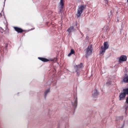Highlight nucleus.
<instances>
[{"label": "nucleus", "instance_id": "412c9836", "mask_svg": "<svg viewBox=\"0 0 128 128\" xmlns=\"http://www.w3.org/2000/svg\"><path fill=\"white\" fill-rule=\"evenodd\" d=\"M1 32H3L4 31V29L2 28H1Z\"/></svg>", "mask_w": 128, "mask_h": 128}, {"label": "nucleus", "instance_id": "1a4fd4ad", "mask_svg": "<svg viewBox=\"0 0 128 128\" xmlns=\"http://www.w3.org/2000/svg\"><path fill=\"white\" fill-rule=\"evenodd\" d=\"M126 102L127 104H125L124 107L125 109L126 112V111L127 110L128 107V97L126 100Z\"/></svg>", "mask_w": 128, "mask_h": 128}, {"label": "nucleus", "instance_id": "4be33fe9", "mask_svg": "<svg viewBox=\"0 0 128 128\" xmlns=\"http://www.w3.org/2000/svg\"><path fill=\"white\" fill-rule=\"evenodd\" d=\"M6 44V45L5 46V47L6 48H7L8 46V44Z\"/></svg>", "mask_w": 128, "mask_h": 128}, {"label": "nucleus", "instance_id": "39448f33", "mask_svg": "<svg viewBox=\"0 0 128 128\" xmlns=\"http://www.w3.org/2000/svg\"><path fill=\"white\" fill-rule=\"evenodd\" d=\"M14 28L15 31L18 33H21L24 31L22 28L18 27H14Z\"/></svg>", "mask_w": 128, "mask_h": 128}, {"label": "nucleus", "instance_id": "f03ea898", "mask_svg": "<svg viewBox=\"0 0 128 128\" xmlns=\"http://www.w3.org/2000/svg\"><path fill=\"white\" fill-rule=\"evenodd\" d=\"M123 90V92L120 94L119 96L120 100L124 99L125 98L126 94H128V88L124 89Z\"/></svg>", "mask_w": 128, "mask_h": 128}, {"label": "nucleus", "instance_id": "a211bd4d", "mask_svg": "<svg viewBox=\"0 0 128 128\" xmlns=\"http://www.w3.org/2000/svg\"><path fill=\"white\" fill-rule=\"evenodd\" d=\"M63 6H61L60 7V12H61L62 11L63 8Z\"/></svg>", "mask_w": 128, "mask_h": 128}, {"label": "nucleus", "instance_id": "9d476101", "mask_svg": "<svg viewBox=\"0 0 128 128\" xmlns=\"http://www.w3.org/2000/svg\"><path fill=\"white\" fill-rule=\"evenodd\" d=\"M74 29V26H70L67 30V31L69 32V34H70L72 31Z\"/></svg>", "mask_w": 128, "mask_h": 128}, {"label": "nucleus", "instance_id": "aec40b11", "mask_svg": "<svg viewBox=\"0 0 128 128\" xmlns=\"http://www.w3.org/2000/svg\"><path fill=\"white\" fill-rule=\"evenodd\" d=\"M74 104H75V105L76 106L77 104V100L76 98L75 100V102Z\"/></svg>", "mask_w": 128, "mask_h": 128}, {"label": "nucleus", "instance_id": "0eeeda50", "mask_svg": "<svg viewBox=\"0 0 128 128\" xmlns=\"http://www.w3.org/2000/svg\"><path fill=\"white\" fill-rule=\"evenodd\" d=\"M101 48L102 49V51L100 52V54H103L105 52L106 50L107 49H106V48L104 47L103 46H101Z\"/></svg>", "mask_w": 128, "mask_h": 128}, {"label": "nucleus", "instance_id": "9b49d317", "mask_svg": "<svg viewBox=\"0 0 128 128\" xmlns=\"http://www.w3.org/2000/svg\"><path fill=\"white\" fill-rule=\"evenodd\" d=\"M98 95V93L97 90L95 89L94 90V92L93 94V96L94 97H95Z\"/></svg>", "mask_w": 128, "mask_h": 128}, {"label": "nucleus", "instance_id": "5701e85b", "mask_svg": "<svg viewBox=\"0 0 128 128\" xmlns=\"http://www.w3.org/2000/svg\"><path fill=\"white\" fill-rule=\"evenodd\" d=\"M78 0V1L79 2L81 1V0Z\"/></svg>", "mask_w": 128, "mask_h": 128}, {"label": "nucleus", "instance_id": "6ab92c4d", "mask_svg": "<svg viewBox=\"0 0 128 128\" xmlns=\"http://www.w3.org/2000/svg\"><path fill=\"white\" fill-rule=\"evenodd\" d=\"M3 18L2 14L1 13H0V19L2 20Z\"/></svg>", "mask_w": 128, "mask_h": 128}, {"label": "nucleus", "instance_id": "ddd939ff", "mask_svg": "<svg viewBox=\"0 0 128 128\" xmlns=\"http://www.w3.org/2000/svg\"><path fill=\"white\" fill-rule=\"evenodd\" d=\"M123 81L124 82L128 83V75L124 77Z\"/></svg>", "mask_w": 128, "mask_h": 128}, {"label": "nucleus", "instance_id": "f257e3e1", "mask_svg": "<svg viewBox=\"0 0 128 128\" xmlns=\"http://www.w3.org/2000/svg\"><path fill=\"white\" fill-rule=\"evenodd\" d=\"M86 6L81 4L79 6L77 12V16L78 17H80L83 10L86 8Z\"/></svg>", "mask_w": 128, "mask_h": 128}, {"label": "nucleus", "instance_id": "7ed1b4c3", "mask_svg": "<svg viewBox=\"0 0 128 128\" xmlns=\"http://www.w3.org/2000/svg\"><path fill=\"white\" fill-rule=\"evenodd\" d=\"M92 46V44H90L87 48L86 54V58H88V56L92 54L93 50Z\"/></svg>", "mask_w": 128, "mask_h": 128}, {"label": "nucleus", "instance_id": "6e6552de", "mask_svg": "<svg viewBox=\"0 0 128 128\" xmlns=\"http://www.w3.org/2000/svg\"><path fill=\"white\" fill-rule=\"evenodd\" d=\"M38 59L43 62H47L49 61V60L47 59L44 58L38 57Z\"/></svg>", "mask_w": 128, "mask_h": 128}, {"label": "nucleus", "instance_id": "2eb2a0df", "mask_svg": "<svg viewBox=\"0 0 128 128\" xmlns=\"http://www.w3.org/2000/svg\"><path fill=\"white\" fill-rule=\"evenodd\" d=\"M50 90V89L49 88L47 90L44 92V98H46L47 94L48 92H49Z\"/></svg>", "mask_w": 128, "mask_h": 128}, {"label": "nucleus", "instance_id": "4468645a", "mask_svg": "<svg viewBox=\"0 0 128 128\" xmlns=\"http://www.w3.org/2000/svg\"><path fill=\"white\" fill-rule=\"evenodd\" d=\"M75 53V52L73 49H71L70 52L68 55V56H70L72 54H74Z\"/></svg>", "mask_w": 128, "mask_h": 128}, {"label": "nucleus", "instance_id": "b1692460", "mask_svg": "<svg viewBox=\"0 0 128 128\" xmlns=\"http://www.w3.org/2000/svg\"><path fill=\"white\" fill-rule=\"evenodd\" d=\"M77 23H76V26H77Z\"/></svg>", "mask_w": 128, "mask_h": 128}, {"label": "nucleus", "instance_id": "f3484780", "mask_svg": "<svg viewBox=\"0 0 128 128\" xmlns=\"http://www.w3.org/2000/svg\"><path fill=\"white\" fill-rule=\"evenodd\" d=\"M111 84V82L110 81H108L106 83V84L107 86H109Z\"/></svg>", "mask_w": 128, "mask_h": 128}, {"label": "nucleus", "instance_id": "423d86ee", "mask_svg": "<svg viewBox=\"0 0 128 128\" xmlns=\"http://www.w3.org/2000/svg\"><path fill=\"white\" fill-rule=\"evenodd\" d=\"M127 60L126 56L124 55H122L121 56L120 58L119 59L120 62L121 61H126Z\"/></svg>", "mask_w": 128, "mask_h": 128}, {"label": "nucleus", "instance_id": "20e7f679", "mask_svg": "<svg viewBox=\"0 0 128 128\" xmlns=\"http://www.w3.org/2000/svg\"><path fill=\"white\" fill-rule=\"evenodd\" d=\"M82 66V64L80 63V64L76 66V72H77L78 75L80 74V72L81 70V68Z\"/></svg>", "mask_w": 128, "mask_h": 128}, {"label": "nucleus", "instance_id": "f8f14e48", "mask_svg": "<svg viewBox=\"0 0 128 128\" xmlns=\"http://www.w3.org/2000/svg\"><path fill=\"white\" fill-rule=\"evenodd\" d=\"M104 47L106 49H108L109 47V45L108 44V42H104Z\"/></svg>", "mask_w": 128, "mask_h": 128}, {"label": "nucleus", "instance_id": "dca6fc26", "mask_svg": "<svg viewBox=\"0 0 128 128\" xmlns=\"http://www.w3.org/2000/svg\"><path fill=\"white\" fill-rule=\"evenodd\" d=\"M60 6H64V2L63 0H60Z\"/></svg>", "mask_w": 128, "mask_h": 128}]
</instances>
